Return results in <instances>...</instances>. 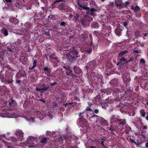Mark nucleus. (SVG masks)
Masks as SVG:
<instances>
[{
    "label": "nucleus",
    "mask_w": 148,
    "mask_h": 148,
    "mask_svg": "<svg viewBox=\"0 0 148 148\" xmlns=\"http://www.w3.org/2000/svg\"><path fill=\"white\" fill-rule=\"evenodd\" d=\"M45 34H46L48 35L49 34V33L48 32H45Z\"/></svg>",
    "instance_id": "obj_50"
},
{
    "label": "nucleus",
    "mask_w": 148,
    "mask_h": 148,
    "mask_svg": "<svg viewBox=\"0 0 148 148\" xmlns=\"http://www.w3.org/2000/svg\"><path fill=\"white\" fill-rule=\"evenodd\" d=\"M90 19H89V20H91H91H92V18L91 17H90Z\"/></svg>",
    "instance_id": "obj_54"
},
{
    "label": "nucleus",
    "mask_w": 148,
    "mask_h": 148,
    "mask_svg": "<svg viewBox=\"0 0 148 148\" xmlns=\"http://www.w3.org/2000/svg\"><path fill=\"white\" fill-rule=\"evenodd\" d=\"M44 70L46 73H49L51 72L50 70L47 67H44Z\"/></svg>",
    "instance_id": "obj_16"
},
{
    "label": "nucleus",
    "mask_w": 148,
    "mask_h": 148,
    "mask_svg": "<svg viewBox=\"0 0 148 148\" xmlns=\"http://www.w3.org/2000/svg\"><path fill=\"white\" fill-rule=\"evenodd\" d=\"M34 119H33V118L32 117V118H31L30 119H29L28 120H29V121H33V120Z\"/></svg>",
    "instance_id": "obj_38"
},
{
    "label": "nucleus",
    "mask_w": 148,
    "mask_h": 148,
    "mask_svg": "<svg viewBox=\"0 0 148 148\" xmlns=\"http://www.w3.org/2000/svg\"><path fill=\"white\" fill-rule=\"evenodd\" d=\"M3 90L2 86H0V91H1Z\"/></svg>",
    "instance_id": "obj_46"
},
{
    "label": "nucleus",
    "mask_w": 148,
    "mask_h": 148,
    "mask_svg": "<svg viewBox=\"0 0 148 148\" xmlns=\"http://www.w3.org/2000/svg\"><path fill=\"white\" fill-rule=\"evenodd\" d=\"M133 52L135 53H138L140 52V50L136 49L133 50Z\"/></svg>",
    "instance_id": "obj_23"
},
{
    "label": "nucleus",
    "mask_w": 148,
    "mask_h": 148,
    "mask_svg": "<svg viewBox=\"0 0 148 148\" xmlns=\"http://www.w3.org/2000/svg\"><path fill=\"white\" fill-rule=\"evenodd\" d=\"M145 146L147 147H148V143H146L145 144Z\"/></svg>",
    "instance_id": "obj_45"
},
{
    "label": "nucleus",
    "mask_w": 148,
    "mask_h": 148,
    "mask_svg": "<svg viewBox=\"0 0 148 148\" xmlns=\"http://www.w3.org/2000/svg\"><path fill=\"white\" fill-rule=\"evenodd\" d=\"M65 24V23L64 22H62L60 23V25L62 26L64 25Z\"/></svg>",
    "instance_id": "obj_41"
},
{
    "label": "nucleus",
    "mask_w": 148,
    "mask_h": 148,
    "mask_svg": "<svg viewBox=\"0 0 148 148\" xmlns=\"http://www.w3.org/2000/svg\"><path fill=\"white\" fill-rule=\"evenodd\" d=\"M8 51H9V52H11V51H12V50H11V49H9V48L8 49Z\"/></svg>",
    "instance_id": "obj_48"
},
{
    "label": "nucleus",
    "mask_w": 148,
    "mask_h": 148,
    "mask_svg": "<svg viewBox=\"0 0 148 148\" xmlns=\"http://www.w3.org/2000/svg\"><path fill=\"white\" fill-rule=\"evenodd\" d=\"M74 17L75 20H77L79 17V14H76L74 16Z\"/></svg>",
    "instance_id": "obj_26"
},
{
    "label": "nucleus",
    "mask_w": 148,
    "mask_h": 148,
    "mask_svg": "<svg viewBox=\"0 0 148 148\" xmlns=\"http://www.w3.org/2000/svg\"><path fill=\"white\" fill-rule=\"evenodd\" d=\"M140 115L143 117H145V112L143 109H141L140 110Z\"/></svg>",
    "instance_id": "obj_12"
},
{
    "label": "nucleus",
    "mask_w": 148,
    "mask_h": 148,
    "mask_svg": "<svg viewBox=\"0 0 148 148\" xmlns=\"http://www.w3.org/2000/svg\"><path fill=\"white\" fill-rule=\"evenodd\" d=\"M47 142V139L46 137H44L43 138H42L41 140V142L42 143H46Z\"/></svg>",
    "instance_id": "obj_19"
},
{
    "label": "nucleus",
    "mask_w": 148,
    "mask_h": 148,
    "mask_svg": "<svg viewBox=\"0 0 148 148\" xmlns=\"http://www.w3.org/2000/svg\"><path fill=\"white\" fill-rule=\"evenodd\" d=\"M128 53L127 51L125 50L119 53L118 56L119 58H120L122 57L123 55Z\"/></svg>",
    "instance_id": "obj_8"
},
{
    "label": "nucleus",
    "mask_w": 148,
    "mask_h": 148,
    "mask_svg": "<svg viewBox=\"0 0 148 148\" xmlns=\"http://www.w3.org/2000/svg\"><path fill=\"white\" fill-rule=\"evenodd\" d=\"M147 105H148V102H147Z\"/></svg>",
    "instance_id": "obj_57"
},
{
    "label": "nucleus",
    "mask_w": 148,
    "mask_h": 148,
    "mask_svg": "<svg viewBox=\"0 0 148 148\" xmlns=\"http://www.w3.org/2000/svg\"><path fill=\"white\" fill-rule=\"evenodd\" d=\"M1 32L5 36H7L8 35V33L7 30L5 29H2Z\"/></svg>",
    "instance_id": "obj_14"
},
{
    "label": "nucleus",
    "mask_w": 148,
    "mask_h": 148,
    "mask_svg": "<svg viewBox=\"0 0 148 148\" xmlns=\"http://www.w3.org/2000/svg\"><path fill=\"white\" fill-rule=\"evenodd\" d=\"M82 38L84 40H85L88 38L87 35L86 34H83L82 35Z\"/></svg>",
    "instance_id": "obj_22"
},
{
    "label": "nucleus",
    "mask_w": 148,
    "mask_h": 148,
    "mask_svg": "<svg viewBox=\"0 0 148 148\" xmlns=\"http://www.w3.org/2000/svg\"><path fill=\"white\" fill-rule=\"evenodd\" d=\"M86 110H88V111H92V110L89 108V107H87L86 108Z\"/></svg>",
    "instance_id": "obj_29"
},
{
    "label": "nucleus",
    "mask_w": 148,
    "mask_h": 148,
    "mask_svg": "<svg viewBox=\"0 0 148 148\" xmlns=\"http://www.w3.org/2000/svg\"><path fill=\"white\" fill-rule=\"evenodd\" d=\"M28 146L29 147H34V146H33L32 145H28Z\"/></svg>",
    "instance_id": "obj_40"
},
{
    "label": "nucleus",
    "mask_w": 148,
    "mask_h": 148,
    "mask_svg": "<svg viewBox=\"0 0 148 148\" xmlns=\"http://www.w3.org/2000/svg\"><path fill=\"white\" fill-rule=\"evenodd\" d=\"M79 7H80L81 8H82L83 10H89V8L88 7H86L85 6H81V5H79Z\"/></svg>",
    "instance_id": "obj_21"
},
{
    "label": "nucleus",
    "mask_w": 148,
    "mask_h": 148,
    "mask_svg": "<svg viewBox=\"0 0 148 148\" xmlns=\"http://www.w3.org/2000/svg\"><path fill=\"white\" fill-rule=\"evenodd\" d=\"M143 129H147V127L146 126H144Z\"/></svg>",
    "instance_id": "obj_43"
},
{
    "label": "nucleus",
    "mask_w": 148,
    "mask_h": 148,
    "mask_svg": "<svg viewBox=\"0 0 148 148\" xmlns=\"http://www.w3.org/2000/svg\"><path fill=\"white\" fill-rule=\"evenodd\" d=\"M140 62H143L144 63L145 62V60L143 59H142L140 60Z\"/></svg>",
    "instance_id": "obj_42"
},
{
    "label": "nucleus",
    "mask_w": 148,
    "mask_h": 148,
    "mask_svg": "<svg viewBox=\"0 0 148 148\" xmlns=\"http://www.w3.org/2000/svg\"><path fill=\"white\" fill-rule=\"evenodd\" d=\"M91 118L96 119L97 120L96 122L97 121H99L101 125L105 123L106 122V121L103 118L99 117L97 115H93L91 117Z\"/></svg>",
    "instance_id": "obj_2"
},
{
    "label": "nucleus",
    "mask_w": 148,
    "mask_h": 148,
    "mask_svg": "<svg viewBox=\"0 0 148 148\" xmlns=\"http://www.w3.org/2000/svg\"><path fill=\"white\" fill-rule=\"evenodd\" d=\"M134 114H133V115L132 116H134Z\"/></svg>",
    "instance_id": "obj_59"
},
{
    "label": "nucleus",
    "mask_w": 148,
    "mask_h": 148,
    "mask_svg": "<svg viewBox=\"0 0 148 148\" xmlns=\"http://www.w3.org/2000/svg\"><path fill=\"white\" fill-rule=\"evenodd\" d=\"M89 54L91 53L92 50L91 49H89L88 51H86Z\"/></svg>",
    "instance_id": "obj_37"
},
{
    "label": "nucleus",
    "mask_w": 148,
    "mask_h": 148,
    "mask_svg": "<svg viewBox=\"0 0 148 148\" xmlns=\"http://www.w3.org/2000/svg\"><path fill=\"white\" fill-rule=\"evenodd\" d=\"M12 140H14L15 141H18V139L17 138H15L12 137ZM13 141H14V140H13Z\"/></svg>",
    "instance_id": "obj_30"
},
{
    "label": "nucleus",
    "mask_w": 148,
    "mask_h": 148,
    "mask_svg": "<svg viewBox=\"0 0 148 148\" xmlns=\"http://www.w3.org/2000/svg\"><path fill=\"white\" fill-rule=\"evenodd\" d=\"M139 133V134L140 135H142V136H143V137L144 138V139H145V135L144 134H143V131H141V132H140Z\"/></svg>",
    "instance_id": "obj_24"
},
{
    "label": "nucleus",
    "mask_w": 148,
    "mask_h": 148,
    "mask_svg": "<svg viewBox=\"0 0 148 148\" xmlns=\"http://www.w3.org/2000/svg\"><path fill=\"white\" fill-rule=\"evenodd\" d=\"M114 116H113V117H112L111 119H113H113H114Z\"/></svg>",
    "instance_id": "obj_55"
},
{
    "label": "nucleus",
    "mask_w": 148,
    "mask_h": 148,
    "mask_svg": "<svg viewBox=\"0 0 148 148\" xmlns=\"http://www.w3.org/2000/svg\"><path fill=\"white\" fill-rule=\"evenodd\" d=\"M104 140H103V139H101V145H102L103 147L104 146V144H103V142H104Z\"/></svg>",
    "instance_id": "obj_28"
},
{
    "label": "nucleus",
    "mask_w": 148,
    "mask_h": 148,
    "mask_svg": "<svg viewBox=\"0 0 148 148\" xmlns=\"http://www.w3.org/2000/svg\"><path fill=\"white\" fill-rule=\"evenodd\" d=\"M42 88H36V90L40 92H43L48 89V87H47L44 84L42 85Z\"/></svg>",
    "instance_id": "obj_4"
},
{
    "label": "nucleus",
    "mask_w": 148,
    "mask_h": 148,
    "mask_svg": "<svg viewBox=\"0 0 148 148\" xmlns=\"http://www.w3.org/2000/svg\"><path fill=\"white\" fill-rule=\"evenodd\" d=\"M101 1H105V0H101Z\"/></svg>",
    "instance_id": "obj_56"
},
{
    "label": "nucleus",
    "mask_w": 148,
    "mask_h": 148,
    "mask_svg": "<svg viewBox=\"0 0 148 148\" xmlns=\"http://www.w3.org/2000/svg\"><path fill=\"white\" fill-rule=\"evenodd\" d=\"M146 119L147 121H148V115L146 116Z\"/></svg>",
    "instance_id": "obj_51"
},
{
    "label": "nucleus",
    "mask_w": 148,
    "mask_h": 148,
    "mask_svg": "<svg viewBox=\"0 0 148 148\" xmlns=\"http://www.w3.org/2000/svg\"><path fill=\"white\" fill-rule=\"evenodd\" d=\"M72 104V102H70V103H66V104H64V105L65 106H66L69 105V104Z\"/></svg>",
    "instance_id": "obj_33"
},
{
    "label": "nucleus",
    "mask_w": 148,
    "mask_h": 148,
    "mask_svg": "<svg viewBox=\"0 0 148 148\" xmlns=\"http://www.w3.org/2000/svg\"><path fill=\"white\" fill-rule=\"evenodd\" d=\"M115 3L118 8H123L124 6L122 0H115Z\"/></svg>",
    "instance_id": "obj_3"
},
{
    "label": "nucleus",
    "mask_w": 148,
    "mask_h": 148,
    "mask_svg": "<svg viewBox=\"0 0 148 148\" xmlns=\"http://www.w3.org/2000/svg\"><path fill=\"white\" fill-rule=\"evenodd\" d=\"M58 8L61 10H64L65 9V6L62 4L59 5L58 6Z\"/></svg>",
    "instance_id": "obj_17"
},
{
    "label": "nucleus",
    "mask_w": 148,
    "mask_h": 148,
    "mask_svg": "<svg viewBox=\"0 0 148 148\" xmlns=\"http://www.w3.org/2000/svg\"><path fill=\"white\" fill-rule=\"evenodd\" d=\"M118 121L119 122V125H124L126 124V122L125 119H119L118 120Z\"/></svg>",
    "instance_id": "obj_13"
},
{
    "label": "nucleus",
    "mask_w": 148,
    "mask_h": 148,
    "mask_svg": "<svg viewBox=\"0 0 148 148\" xmlns=\"http://www.w3.org/2000/svg\"><path fill=\"white\" fill-rule=\"evenodd\" d=\"M148 36V33H145L144 34V37L145 38V36Z\"/></svg>",
    "instance_id": "obj_39"
},
{
    "label": "nucleus",
    "mask_w": 148,
    "mask_h": 148,
    "mask_svg": "<svg viewBox=\"0 0 148 148\" xmlns=\"http://www.w3.org/2000/svg\"><path fill=\"white\" fill-rule=\"evenodd\" d=\"M51 86H53L55 85L57 83L56 82L53 83H51Z\"/></svg>",
    "instance_id": "obj_35"
},
{
    "label": "nucleus",
    "mask_w": 148,
    "mask_h": 148,
    "mask_svg": "<svg viewBox=\"0 0 148 148\" xmlns=\"http://www.w3.org/2000/svg\"><path fill=\"white\" fill-rule=\"evenodd\" d=\"M90 148H96V147H95L91 146L90 147Z\"/></svg>",
    "instance_id": "obj_49"
},
{
    "label": "nucleus",
    "mask_w": 148,
    "mask_h": 148,
    "mask_svg": "<svg viewBox=\"0 0 148 148\" xmlns=\"http://www.w3.org/2000/svg\"><path fill=\"white\" fill-rule=\"evenodd\" d=\"M75 54L76 56L77 55V52L75 51H74L73 52H70L66 55L68 60L70 62H72L74 61L75 60L74 55Z\"/></svg>",
    "instance_id": "obj_1"
},
{
    "label": "nucleus",
    "mask_w": 148,
    "mask_h": 148,
    "mask_svg": "<svg viewBox=\"0 0 148 148\" xmlns=\"http://www.w3.org/2000/svg\"><path fill=\"white\" fill-rule=\"evenodd\" d=\"M133 60V59H132L131 60L127 61L126 60L125 58L124 57H122V58H118V60H119V62H124V63H127L128 62L132 61Z\"/></svg>",
    "instance_id": "obj_6"
},
{
    "label": "nucleus",
    "mask_w": 148,
    "mask_h": 148,
    "mask_svg": "<svg viewBox=\"0 0 148 148\" xmlns=\"http://www.w3.org/2000/svg\"><path fill=\"white\" fill-rule=\"evenodd\" d=\"M115 33L116 35L120 36L121 34V30L119 28H117L115 30Z\"/></svg>",
    "instance_id": "obj_10"
},
{
    "label": "nucleus",
    "mask_w": 148,
    "mask_h": 148,
    "mask_svg": "<svg viewBox=\"0 0 148 148\" xmlns=\"http://www.w3.org/2000/svg\"><path fill=\"white\" fill-rule=\"evenodd\" d=\"M123 25L125 27H126L127 26V22H124L123 24Z\"/></svg>",
    "instance_id": "obj_27"
},
{
    "label": "nucleus",
    "mask_w": 148,
    "mask_h": 148,
    "mask_svg": "<svg viewBox=\"0 0 148 148\" xmlns=\"http://www.w3.org/2000/svg\"><path fill=\"white\" fill-rule=\"evenodd\" d=\"M16 134L18 136V139L20 141H21L23 138V132L21 130H19L16 131Z\"/></svg>",
    "instance_id": "obj_5"
},
{
    "label": "nucleus",
    "mask_w": 148,
    "mask_h": 148,
    "mask_svg": "<svg viewBox=\"0 0 148 148\" xmlns=\"http://www.w3.org/2000/svg\"><path fill=\"white\" fill-rule=\"evenodd\" d=\"M97 11V10L94 8H92L90 10V11H89V12L88 13L90 15H92L94 13L93 12H95Z\"/></svg>",
    "instance_id": "obj_15"
},
{
    "label": "nucleus",
    "mask_w": 148,
    "mask_h": 148,
    "mask_svg": "<svg viewBox=\"0 0 148 148\" xmlns=\"http://www.w3.org/2000/svg\"><path fill=\"white\" fill-rule=\"evenodd\" d=\"M89 64L90 65V66L92 68L93 66L95 65V62L94 61H92L91 62H90Z\"/></svg>",
    "instance_id": "obj_20"
},
{
    "label": "nucleus",
    "mask_w": 148,
    "mask_h": 148,
    "mask_svg": "<svg viewBox=\"0 0 148 148\" xmlns=\"http://www.w3.org/2000/svg\"><path fill=\"white\" fill-rule=\"evenodd\" d=\"M131 141L132 142H133V143H134L135 144H136V142L135 141H134V140H133V139L131 140Z\"/></svg>",
    "instance_id": "obj_44"
},
{
    "label": "nucleus",
    "mask_w": 148,
    "mask_h": 148,
    "mask_svg": "<svg viewBox=\"0 0 148 148\" xmlns=\"http://www.w3.org/2000/svg\"><path fill=\"white\" fill-rule=\"evenodd\" d=\"M16 82L18 83H19L21 82V81L20 80H17Z\"/></svg>",
    "instance_id": "obj_52"
},
{
    "label": "nucleus",
    "mask_w": 148,
    "mask_h": 148,
    "mask_svg": "<svg viewBox=\"0 0 148 148\" xmlns=\"http://www.w3.org/2000/svg\"><path fill=\"white\" fill-rule=\"evenodd\" d=\"M85 111H83L82 112H79V116H80L82 114H84L85 112Z\"/></svg>",
    "instance_id": "obj_32"
},
{
    "label": "nucleus",
    "mask_w": 148,
    "mask_h": 148,
    "mask_svg": "<svg viewBox=\"0 0 148 148\" xmlns=\"http://www.w3.org/2000/svg\"><path fill=\"white\" fill-rule=\"evenodd\" d=\"M9 21L10 23L15 24H16L18 22V20L16 18H11L9 20Z\"/></svg>",
    "instance_id": "obj_7"
},
{
    "label": "nucleus",
    "mask_w": 148,
    "mask_h": 148,
    "mask_svg": "<svg viewBox=\"0 0 148 148\" xmlns=\"http://www.w3.org/2000/svg\"><path fill=\"white\" fill-rule=\"evenodd\" d=\"M62 1V0H57L56 1H55L54 3H55L56 2H59L60 1Z\"/></svg>",
    "instance_id": "obj_36"
},
{
    "label": "nucleus",
    "mask_w": 148,
    "mask_h": 148,
    "mask_svg": "<svg viewBox=\"0 0 148 148\" xmlns=\"http://www.w3.org/2000/svg\"><path fill=\"white\" fill-rule=\"evenodd\" d=\"M37 137H33V136H31L27 138V140L28 141H34L36 139V138Z\"/></svg>",
    "instance_id": "obj_11"
},
{
    "label": "nucleus",
    "mask_w": 148,
    "mask_h": 148,
    "mask_svg": "<svg viewBox=\"0 0 148 148\" xmlns=\"http://www.w3.org/2000/svg\"><path fill=\"white\" fill-rule=\"evenodd\" d=\"M132 10L135 12L138 11L139 10V7L137 6H136L135 7H132Z\"/></svg>",
    "instance_id": "obj_18"
},
{
    "label": "nucleus",
    "mask_w": 148,
    "mask_h": 148,
    "mask_svg": "<svg viewBox=\"0 0 148 148\" xmlns=\"http://www.w3.org/2000/svg\"><path fill=\"white\" fill-rule=\"evenodd\" d=\"M109 6L111 7H113L114 6V3L113 2H111L109 3Z\"/></svg>",
    "instance_id": "obj_25"
},
{
    "label": "nucleus",
    "mask_w": 148,
    "mask_h": 148,
    "mask_svg": "<svg viewBox=\"0 0 148 148\" xmlns=\"http://www.w3.org/2000/svg\"><path fill=\"white\" fill-rule=\"evenodd\" d=\"M94 112L96 114L98 113L99 112V110L98 109H96L95 110Z\"/></svg>",
    "instance_id": "obj_34"
},
{
    "label": "nucleus",
    "mask_w": 148,
    "mask_h": 148,
    "mask_svg": "<svg viewBox=\"0 0 148 148\" xmlns=\"http://www.w3.org/2000/svg\"><path fill=\"white\" fill-rule=\"evenodd\" d=\"M112 131H113L114 130L113 129H111Z\"/></svg>",
    "instance_id": "obj_58"
},
{
    "label": "nucleus",
    "mask_w": 148,
    "mask_h": 148,
    "mask_svg": "<svg viewBox=\"0 0 148 148\" xmlns=\"http://www.w3.org/2000/svg\"><path fill=\"white\" fill-rule=\"evenodd\" d=\"M36 61L34 60L32 64H31L29 68V70H31L36 66Z\"/></svg>",
    "instance_id": "obj_9"
},
{
    "label": "nucleus",
    "mask_w": 148,
    "mask_h": 148,
    "mask_svg": "<svg viewBox=\"0 0 148 148\" xmlns=\"http://www.w3.org/2000/svg\"><path fill=\"white\" fill-rule=\"evenodd\" d=\"M140 34V32H136L135 33V35L136 36H138Z\"/></svg>",
    "instance_id": "obj_31"
},
{
    "label": "nucleus",
    "mask_w": 148,
    "mask_h": 148,
    "mask_svg": "<svg viewBox=\"0 0 148 148\" xmlns=\"http://www.w3.org/2000/svg\"><path fill=\"white\" fill-rule=\"evenodd\" d=\"M95 26H96L95 28H96V27H98V24L96 23H95Z\"/></svg>",
    "instance_id": "obj_47"
},
{
    "label": "nucleus",
    "mask_w": 148,
    "mask_h": 148,
    "mask_svg": "<svg viewBox=\"0 0 148 148\" xmlns=\"http://www.w3.org/2000/svg\"><path fill=\"white\" fill-rule=\"evenodd\" d=\"M40 101H42L44 103H45V101L44 100H43L41 99L40 100Z\"/></svg>",
    "instance_id": "obj_53"
}]
</instances>
